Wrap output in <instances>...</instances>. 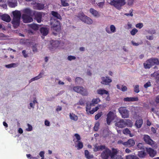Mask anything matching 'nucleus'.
<instances>
[{
    "label": "nucleus",
    "mask_w": 159,
    "mask_h": 159,
    "mask_svg": "<svg viewBox=\"0 0 159 159\" xmlns=\"http://www.w3.org/2000/svg\"><path fill=\"white\" fill-rule=\"evenodd\" d=\"M111 151L106 147L101 154V156L103 159H108L109 157L113 158L117 154L118 150L117 149L112 148Z\"/></svg>",
    "instance_id": "obj_1"
},
{
    "label": "nucleus",
    "mask_w": 159,
    "mask_h": 159,
    "mask_svg": "<svg viewBox=\"0 0 159 159\" xmlns=\"http://www.w3.org/2000/svg\"><path fill=\"white\" fill-rule=\"evenodd\" d=\"M24 14L22 15V18L24 23H27L32 22L33 19L32 16L34 13L33 11L29 8H26L23 10Z\"/></svg>",
    "instance_id": "obj_2"
},
{
    "label": "nucleus",
    "mask_w": 159,
    "mask_h": 159,
    "mask_svg": "<svg viewBox=\"0 0 159 159\" xmlns=\"http://www.w3.org/2000/svg\"><path fill=\"white\" fill-rule=\"evenodd\" d=\"M13 18L12 23L14 27H16L19 25L20 19L21 17V13L20 11H15L12 12Z\"/></svg>",
    "instance_id": "obj_3"
},
{
    "label": "nucleus",
    "mask_w": 159,
    "mask_h": 159,
    "mask_svg": "<svg viewBox=\"0 0 159 159\" xmlns=\"http://www.w3.org/2000/svg\"><path fill=\"white\" fill-rule=\"evenodd\" d=\"M126 0H107L108 2L118 9L126 3Z\"/></svg>",
    "instance_id": "obj_4"
},
{
    "label": "nucleus",
    "mask_w": 159,
    "mask_h": 159,
    "mask_svg": "<svg viewBox=\"0 0 159 159\" xmlns=\"http://www.w3.org/2000/svg\"><path fill=\"white\" fill-rule=\"evenodd\" d=\"M155 64L159 65V61L157 58H151L147 60L144 63L143 65L144 68L147 69L150 68Z\"/></svg>",
    "instance_id": "obj_5"
},
{
    "label": "nucleus",
    "mask_w": 159,
    "mask_h": 159,
    "mask_svg": "<svg viewBox=\"0 0 159 159\" xmlns=\"http://www.w3.org/2000/svg\"><path fill=\"white\" fill-rule=\"evenodd\" d=\"M143 139L145 142L151 145L153 148H156L157 146L155 142L152 140L150 137L147 135H144Z\"/></svg>",
    "instance_id": "obj_6"
},
{
    "label": "nucleus",
    "mask_w": 159,
    "mask_h": 159,
    "mask_svg": "<svg viewBox=\"0 0 159 159\" xmlns=\"http://www.w3.org/2000/svg\"><path fill=\"white\" fill-rule=\"evenodd\" d=\"M119 113L121 114L122 117L123 118L129 117V111L124 107H120L118 109Z\"/></svg>",
    "instance_id": "obj_7"
},
{
    "label": "nucleus",
    "mask_w": 159,
    "mask_h": 159,
    "mask_svg": "<svg viewBox=\"0 0 159 159\" xmlns=\"http://www.w3.org/2000/svg\"><path fill=\"white\" fill-rule=\"evenodd\" d=\"M59 44V42L58 40H52L50 41L48 48L51 51H54L58 47Z\"/></svg>",
    "instance_id": "obj_8"
},
{
    "label": "nucleus",
    "mask_w": 159,
    "mask_h": 159,
    "mask_svg": "<svg viewBox=\"0 0 159 159\" xmlns=\"http://www.w3.org/2000/svg\"><path fill=\"white\" fill-rule=\"evenodd\" d=\"M117 119L116 115L113 112L110 111L107 115V122L108 125H109L111 122L115 119Z\"/></svg>",
    "instance_id": "obj_9"
},
{
    "label": "nucleus",
    "mask_w": 159,
    "mask_h": 159,
    "mask_svg": "<svg viewBox=\"0 0 159 159\" xmlns=\"http://www.w3.org/2000/svg\"><path fill=\"white\" fill-rule=\"evenodd\" d=\"M51 23L52 30L57 32L59 31L60 29L59 22L58 21L55 20L54 22L52 23L51 21Z\"/></svg>",
    "instance_id": "obj_10"
},
{
    "label": "nucleus",
    "mask_w": 159,
    "mask_h": 159,
    "mask_svg": "<svg viewBox=\"0 0 159 159\" xmlns=\"http://www.w3.org/2000/svg\"><path fill=\"white\" fill-rule=\"evenodd\" d=\"M105 31L108 34H112L116 32V28L114 25H111L109 27L107 26L105 28Z\"/></svg>",
    "instance_id": "obj_11"
},
{
    "label": "nucleus",
    "mask_w": 159,
    "mask_h": 159,
    "mask_svg": "<svg viewBox=\"0 0 159 159\" xmlns=\"http://www.w3.org/2000/svg\"><path fill=\"white\" fill-rule=\"evenodd\" d=\"M117 121L115 124L116 126L120 128H123L125 127V124L124 120L122 119H117Z\"/></svg>",
    "instance_id": "obj_12"
},
{
    "label": "nucleus",
    "mask_w": 159,
    "mask_h": 159,
    "mask_svg": "<svg viewBox=\"0 0 159 159\" xmlns=\"http://www.w3.org/2000/svg\"><path fill=\"white\" fill-rule=\"evenodd\" d=\"M101 80V84L105 85H108L112 82L111 79L107 76L102 77Z\"/></svg>",
    "instance_id": "obj_13"
},
{
    "label": "nucleus",
    "mask_w": 159,
    "mask_h": 159,
    "mask_svg": "<svg viewBox=\"0 0 159 159\" xmlns=\"http://www.w3.org/2000/svg\"><path fill=\"white\" fill-rule=\"evenodd\" d=\"M33 11L34 13V15L35 16V19L38 22H41L42 21V13L40 12H36Z\"/></svg>",
    "instance_id": "obj_14"
},
{
    "label": "nucleus",
    "mask_w": 159,
    "mask_h": 159,
    "mask_svg": "<svg viewBox=\"0 0 159 159\" xmlns=\"http://www.w3.org/2000/svg\"><path fill=\"white\" fill-rule=\"evenodd\" d=\"M139 100L138 97H127L124 98L123 101L125 102H132L137 101Z\"/></svg>",
    "instance_id": "obj_15"
},
{
    "label": "nucleus",
    "mask_w": 159,
    "mask_h": 159,
    "mask_svg": "<svg viewBox=\"0 0 159 159\" xmlns=\"http://www.w3.org/2000/svg\"><path fill=\"white\" fill-rule=\"evenodd\" d=\"M135 144V141L133 139H129L127 142H125L124 145L128 147H132L134 146Z\"/></svg>",
    "instance_id": "obj_16"
},
{
    "label": "nucleus",
    "mask_w": 159,
    "mask_h": 159,
    "mask_svg": "<svg viewBox=\"0 0 159 159\" xmlns=\"http://www.w3.org/2000/svg\"><path fill=\"white\" fill-rule=\"evenodd\" d=\"M32 4L34 5L33 7L34 9L41 10L43 9L44 7V5L42 3H36L35 2V3H33Z\"/></svg>",
    "instance_id": "obj_17"
},
{
    "label": "nucleus",
    "mask_w": 159,
    "mask_h": 159,
    "mask_svg": "<svg viewBox=\"0 0 159 159\" xmlns=\"http://www.w3.org/2000/svg\"><path fill=\"white\" fill-rule=\"evenodd\" d=\"M146 151L150 156L151 157H154L157 153L156 151L150 148H146Z\"/></svg>",
    "instance_id": "obj_18"
},
{
    "label": "nucleus",
    "mask_w": 159,
    "mask_h": 159,
    "mask_svg": "<svg viewBox=\"0 0 159 159\" xmlns=\"http://www.w3.org/2000/svg\"><path fill=\"white\" fill-rule=\"evenodd\" d=\"M94 151L97 152L100 150H103L106 148L104 145L98 146L97 144L94 145Z\"/></svg>",
    "instance_id": "obj_19"
},
{
    "label": "nucleus",
    "mask_w": 159,
    "mask_h": 159,
    "mask_svg": "<svg viewBox=\"0 0 159 159\" xmlns=\"http://www.w3.org/2000/svg\"><path fill=\"white\" fill-rule=\"evenodd\" d=\"M89 11L95 17H98L100 16V14L98 12L93 8L90 9Z\"/></svg>",
    "instance_id": "obj_20"
},
{
    "label": "nucleus",
    "mask_w": 159,
    "mask_h": 159,
    "mask_svg": "<svg viewBox=\"0 0 159 159\" xmlns=\"http://www.w3.org/2000/svg\"><path fill=\"white\" fill-rule=\"evenodd\" d=\"M17 2L16 0H9L8 5L11 7H14L17 6Z\"/></svg>",
    "instance_id": "obj_21"
},
{
    "label": "nucleus",
    "mask_w": 159,
    "mask_h": 159,
    "mask_svg": "<svg viewBox=\"0 0 159 159\" xmlns=\"http://www.w3.org/2000/svg\"><path fill=\"white\" fill-rule=\"evenodd\" d=\"M116 87L118 89L122 92H125L127 91V87L123 85L117 84Z\"/></svg>",
    "instance_id": "obj_22"
},
{
    "label": "nucleus",
    "mask_w": 159,
    "mask_h": 159,
    "mask_svg": "<svg viewBox=\"0 0 159 159\" xmlns=\"http://www.w3.org/2000/svg\"><path fill=\"white\" fill-rule=\"evenodd\" d=\"M75 143L76 144V147L78 149H80L83 147V143L80 141H75L74 140Z\"/></svg>",
    "instance_id": "obj_23"
},
{
    "label": "nucleus",
    "mask_w": 159,
    "mask_h": 159,
    "mask_svg": "<svg viewBox=\"0 0 159 159\" xmlns=\"http://www.w3.org/2000/svg\"><path fill=\"white\" fill-rule=\"evenodd\" d=\"M98 94L101 95L104 94H109L108 92L104 89H100L97 91Z\"/></svg>",
    "instance_id": "obj_24"
},
{
    "label": "nucleus",
    "mask_w": 159,
    "mask_h": 159,
    "mask_svg": "<svg viewBox=\"0 0 159 159\" xmlns=\"http://www.w3.org/2000/svg\"><path fill=\"white\" fill-rule=\"evenodd\" d=\"M2 20L7 22H9L11 20L10 16L7 14H4L2 16Z\"/></svg>",
    "instance_id": "obj_25"
},
{
    "label": "nucleus",
    "mask_w": 159,
    "mask_h": 159,
    "mask_svg": "<svg viewBox=\"0 0 159 159\" xmlns=\"http://www.w3.org/2000/svg\"><path fill=\"white\" fill-rule=\"evenodd\" d=\"M123 133L125 135H129L130 137H133L134 136V134L131 133V132L128 128H126L124 129L123 130Z\"/></svg>",
    "instance_id": "obj_26"
},
{
    "label": "nucleus",
    "mask_w": 159,
    "mask_h": 159,
    "mask_svg": "<svg viewBox=\"0 0 159 159\" xmlns=\"http://www.w3.org/2000/svg\"><path fill=\"white\" fill-rule=\"evenodd\" d=\"M143 123V120L142 119L137 120L136 121L135 125L137 128H139L141 127Z\"/></svg>",
    "instance_id": "obj_27"
},
{
    "label": "nucleus",
    "mask_w": 159,
    "mask_h": 159,
    "mask_svg": "<svg viewBox=\"0 0 159 159\" xmlns=\"http://www.w3.org/2000/svg\"><path fill=\"white\" fill-rule=\"evenodd\" d=\"M40 32L41 34L44 36H46L48 33V29L46 28H42L40 29Z\"/></svg>",
    "instance_id": "obj_28"
},
{
    "label": "nucleus",
    "mask_w": 159,
    "mask_h": 159,
    "mask_svg": "<svg viewBox=\"0 0 159 159\" xmlns=\"http://www.w3.org/2000/svg\"><path fill=\"white\" fill-rule=\"evenodd\" d=\"M83 21L89 25L91 24L93 22V20L87 16L83 20Z\"/></svg>",
    "instance_id": "obj_29"
},
{
    "label": "nucleus",
    "mask_w": 159,
    "mask_h": 159,
    "mask_svg": "<svg viewBox=\"0 0 159 159\" xmlns=\"http://www.w3.org/2000/svg\"><path fill=\"white\" fill-rule=\"evenodd\" d=\"M80 94L83 96H87L88 95L89 92L87 89L83 87Z\"/></svg>",
    "instance_id": "obj_30"
},
{
    "label": "nucleus",
    "mask_w": 159,
    "mask_h": 159,
    "mask_svg": "<svg viewBox=\"0 0 159 159\" xmlns=\"http://www.w3.org/2000/svg\"><path fill=\"white\" fill-rule=\"evenodd\" d=\"M84 154L85 157L88 159H91L93 157V155L91 154L87 150L85 151Z\"/></svg>",
    "instance_id": "obj_31"
},
{
    "label": "nucleus",
    "mask_w": 159,
    "mask_h": 159,
    "mask_svg": "<svg viewBox=\"0 0 159 159\" xmlns=\"http://www.w3.org/2000/svg\"><path fill=\"white\" fill-rule=\"evenodd\" d=\"M69 116L70 119L74 121H76L78 120L77 116L73 113H70Z\"/></svg>",
    "instance_id": "obj_32"
},
{
    "label": "nucleus",
    "mask_w": 159,
    "mask_h": 159,
    "mask_svg": "<svg viewBox=\"0 0 159 159\" xmlns=\"http://www.w3.org/2000/svg\"><path fill=\"white\" fill-rule=\"evenodd\" d=\"M125 124V126H127L128 127H131L133 125V123L132 121L129 119L124 120Z\"/></svg>",
    "instance_id": "obj_33"
},
{
    "label": "nucleus",
    "mask_w": 159,
    "mask_h": 159,
    "mask_svg": "<svg viewBox=\"0 0 159 159\" xmlns=\"http://www.w3.org/2000/svg\"><path fill=\"white\" fill-rule=\"evenodd\" d=\"M51 14L53 16L55 17L57 19H61V17L60 15L57 12L54 11H52L51 12Z\"/></svg>",
    "instance_id": "obj_34"
},
{
    "label": "nucleus",
    "mask_w": 159,
    "mask_h": 159,
    "mask_svg": "<svg viewBox=\"0 0 159 159\" xmlns=\"http://www.w3.org/2000/svg\"><path fill=\"white\" fill-rule=\"evenodd\" d=\"M100 101V100L99 98H93L91 101V105L94 106V104H97Z\"/></svg>",
    "instance_id": "obj_35"
},
{
    "label": "nucleus",
    "mask_w": 159,
    "mask_h": 159,
    "mask_svg": "<svg viewBox=\"0 0 159 159\" xmlns=\"http://www.w3.org/2000/svg\"><path fill=\"white\" fill-rule=\"evenodd\" d=\"M82 88V86H75L73 87V89L75 92L80 93Z\"/></svg>",
    "instance_id": "obj_36"
},
{
    "label": "nucleus",
    "mask_w": 159,
    "mask_h": 159,
    "mask_svg": "<svg viewBox=\"0 0 159 159\" xmlns=\"http://www.w3.org/2000/svg\"><path fill=\"white\" fill-rule=\"evenodd\" d=\"M86 16L82 12L80 13L77 15V17L82 21H83V20L84 19Z\"/></svg>",
    "instance_id": "obj_37"
},
{
    "label": "nucleus",
    "mask_w": 159,
    "mask_h": 159,
    "mask_svg": "<svg viewBox=\"0 0 159 159\" xmlns=\"http://www.w3.org/2000/svg\"><path fill=\"white\" fill-rule=\"evenodd\" d=\"M29 27L34 30H37L39 28V25L37 24H33L29 25Z\"/></svg>",
    "instance_id": "obj_38"
},
{
    "label": "nucleus",
    "mask_w": 159,
    "mask_h": 159,
    "mask_svg": "<svg viewBox=\"0 0 159 159\" xmlns=\"http://www.w3.org/2000/svg\"><path fill=\"white\" fill-rule=\"evenodd\" d=\"M146 155V153L144 151H140L138 152V156L140 157H143Z\"/></svg>",
    "instance_id": "obj_39"
},
{
    "label": "nucleus",
    "mask_w": 159,
    "mask_h": 159,
    "mask_svg": "<svg viewBox=\"0 0 159 159\" xmlns=\"http://www.w3.org/2000/svg\"><path fill=\"white\" fill-rule=\"evenodd\" d=\"M85 73L88 76H91L92 75V73L91 69H86Z\"/></svg>",
    "instance_id": "obj_40"
},
{
    "label": "nucleus",
    "mask_w": 159,
    "mask_h": 159,
    "mask_svg": "<svg viewBox=\"0 0 159 159\" xmlns=\"http://www.w3.org/2000/svg\"><path fill=\"white\" fill-rule=\"evenodd\" d=\"M126 159H139V158L135 156L129 155L126 157Z\"/></svg>",
    "instance_id": "obj_41"
},
{
    "label": "nucleus",
    "mask_w": 159,
    "mask_h": 159,
    "mask_svg": "<svg viewBox=\"0 0 159 159\" xmlns=\"http://www.w3.org/2000/svg\"><path fill=\"white\" fill-rule=\"evenodd\" d=\"M17 65L16 64L13 63L7 65H6L5 67L8 68H11L12 67H16Z\"/></svg>",
    "instance_id": "obj_42"
},
{
    "label": "nucleus",
    "mask_w": 159,
    "mask_h": 159,
    "mask_svg": "<svg viewBox=\"0 0 159 159\" xmlns=\"http://www.w3.org/2000/svg\"><path fill=\"white\" fill-rule=\"evenodd\" d=\"M99 122H96L94 127V130L95 131H98L99 129Z\"/></svg>",
    "instance_id": "obj_43"
},
{
    "label": "nucleus",
    "mask_w": 159,
    "mask_h": 159,
    "mask_svg": "<svg viewBox=\"0 0 159 159\" xmlns=\"http://www.w3.org/2000/svg\"><path fill=\"white\" fill-rule=\"evenodd\" d=\"M78 105H80L81 106H83L84 105V102L82 99H80L77 103L75 104L74 106L76 107Z\"/></svg>",
    "instance_id": "obj_44"
},
{
    "label": "nucleus",
    "mask_w": 159,
    "mask_h": 159,
    "mask_svg": "<svg viewBox=\"0 0 159 159\" xmlns=\"http://www.w3.org/2000/svg\"><path fill=\"white\" fill-rule=\"evenodd\" d=\"M104 4V0H102V1L101 2H98V3H97V5L99 7L102 8L103 7Z\"/></svg>",
    "instance_id": "obj_45"
},
{
    "label": "nucleus",
    "mask_w": 159,
    "mask_h": 159,
    "mask_svg": "<svg viewBox=\"0 0 159 159\" xmlns=\"http://www.w3.org/2000/svg\"><path fill=\"white\" fill-rule=\"evenodd\" d=\"M61 5L64 7L67 6L69 5V4L66 2V0H61Z\"/></svg>",
    "instance_id": "obj_46"
},
{
    "label": "nucleus",
    "mask_w": 159,
    "mask_h": 159,
    "mask_svg": "<svg viewBox=\"0 0 159 159\" xmlns=\"http://www.w3.org/2000/svg\"><path fill=\"white\" fill-rule=\"evenodd\" d=\"M138 30L137 29L134 28L130 32V34L132 35H134L138 32Z\"/></svg>",
    "instance_id": "obj_47"
},
{
    "label": "nucleus",
    "mask_w": 159,
    "mask_h": 159,
    "mask_svg": "<svg viewBox=\"0 0 159 159\" xmlns=\"http://www.w3.org/2000/svg\"><path fill=\"white\" fill-rule=\"evenodd\" d=\"M139 86L138 85H136L134 87V91L138 93L139 92Z\"/></svg>",
    "instance_id": "obj_48"
},
{
    "label": "nucleus",
    "mask_w": 159,
    "mask_h": 159,
    "mask_svg": "<svg viewBox=\"0 0 159 159\" xmlns=\"http://www.w3.org/2000/svg\"><path fill=\"white\" fill-rule=\"evenodd\" d=\"M76 57L73 56H69L67 57V59L68 60L71 61L72 60H75L76 59Z\"/></svg>",
    "instance_id": "obj_49"
},
{
    "label": "nucleus",
    "mask_w": 159,
    "mask_h": 159,
    "mask_svg": "<svg viewBox=\"0 0 159 159\" xmlns=\"http://www.w3.org/2000/svg\"><path fill=\"white\" fill-rule=\"evenodd\" d=\"M151 77H154L157 78V76L158 77H159V74L157 72H155L153 74H151Z\"/></svg>",
    "instance_id": "obj_50"
},
{
    "label": "nucleus",
    "mask_w": 159,
    "mask_h": 159,
    "mask_svg": "<svg viewBox=\"0 0 159 159\" xmlns=\"http://www.w3.org/2000/svg\"><path fill=\"white\" fill-rule=\"evenodd\" d=\"M138 148L140 149L144 150V147L142 143H139L137 145Z\"/></svg>",
    "instance_id": "obj_51"
},
{
    "label": "nucleus",
    "mask_w": 159,
    "mask_h": 159,
    "mask_svg": "<svg viewBox=\"0 0 159 159\" xmlns=\"http://www.w3.org/2000/svg\"><path fill=\"white\" fill-rule=\"evenodd\" d=\"M27 126L28 128L26 129V130L27 131H31L32 130V126L28 124Z\"/></svg>",
    "instance_id": "obj_52"
},
{
    "label": "nucleus",
    "mask_w": 159,
    "mask_h": 159,
    "mask_svg": "<svg viewBox=\"0 0 159 159\" xmlns=\"http://www.w3.org/2000/svg\"><path fill=\"white\" fill-rule=\"evenodd\" d=\"M102 112H100L99 113L97 114L95 116V119L96 120H98L102 115Z\"/></svg>",
    "instance_id": "obj_53"
},
{
    "label": "nucleus",
    "mask_w": 159,
    "mask_h": 159,
    "mask_svg": "<svg viewBox=\"0 0 159 159\" xmlns=\"http://www.w3.org/2000/svg\"><path fill=\"white\" fill-rule=\"evenodd\" d=\"M151 86V83L150 82L148 81L144 84V87L145 88L147 89L148 87Z\"/></svg>",
    "instance_id": "obj_54"
},
{
    "label": "nucleus",
    "mask_w": 159,
    "mask_h": 159,
    "mask_svg": "<svg viewBox=\"0 0 159 159\" xmlns=\"http://www.w3.org/2000/svg\"><path fill=\"white\" fill-rule=\"evenodd\" d=\"M143 25L142 23H139L137 24L136 25V27L137 28H139V29H141L143 27Z\"/></svg>",
    "instance_id": "obj_55"
},
{
    "label": "nucleus",
    "mask_w": 159,
    "mask_h": 159,
    "mask_svg": "<svg viewBox=\"0 0 159 159\" xmlns=\"http://www.w3.org/2000/svg\"><path fill=\"white\" fill-rule=\"evenodd\" d=\"M75 137L76 138V139H77L76 141H80V135L77 134H75L74 135Z\"/></svg>",
    "instance_id": "obj_56"
},
{
    "label": "nucleus",
    "mask_w": 159,
    "mask_h": 159,
    "mask_svg": "<svg viewBox=\"0 0 159 159\" xmlns=\"http://www.w3.org/2000/svg\"><path fill=\"white\" fill-rule=\"evenodd\" d=\"M44 74V72L43 70H42L38 75L39 76V77L40 78H42L43 77V76Z\"/></svg>",
    "instance_id": "obj_57"
},
{
    "label": "nucleus",
    "mask_w": 159,
    "mask_h": 159,
    "mask_svg": "<svg viewBox=\"0 0 159 159\" xmlns=\"http://www.w3.org/2000/svg\"><path fill=\"white\" fill-rule=\"evenodd\" d=\"M146 38L149 40H152L154 39V37L153 35H150L146 36Z\"/></svg>",
    "instance_id": "obj_58"
},
{
    "label": "nucleus",
    "mask_w": 159,
    "mask_h": 159,
    "mask_svg": "<svg viewBox=\"0 0 159 159\" xmlns=\"http://www.w3.org/2000/svg\"><path fill=\"white\" fill-rule=\"evenodd\" d=\"M36 44H35L34 45L32 46V49L34 52H37V49L36 48Z\"/></svg>",
    "instance_id": "obj_59"
},
{
    "label": "nucleus",
    "mask_w": 159,
    "mask_h": 159,
    "mask_svg": "<svg viewBox=\"0 0 159 159\" xmlns=\"http://www.w3.org/2000/svg\"><path fill=\"white\" fill-rule=\"evenodd\" d=\"M90 106H92L91 105H87L86 106V111L88 113V111H89L91 109Z\"/></svg>",
    "instance_id": "obj_60"
},
{
    "label": "nucleus",
    "mask_w": 159,
    "mask_h": 159,
    "mask_svg": "<svg viewBox=\"0 0 159 159\" xmlns=\"http://www.w3.org/2000/svg\"><path fill=\"white\" fill-rule=\"evenodd\" d=\"M22 53L25 57H27L28 55L26 54V51L25 50H24L22 51Z\"/></svg>",
    "instance_id": "obj_61"
},
{
    "label": "nucleus",
    "mask_w": 159,
    "mask_h": 159,
    "mask_svg": "<svg viewBox=\"0 0 159 159\" xmlns=\"http://www.w3.org/2000/svg\"><path fill=\"white\" fill-rule=\"evenodd\" d=\"M44 153H45L44 152L41 151L40 152L39 155L42 158H44Z\"/></svg>",
    "instance_id": "obj_62"
},
{
    "label": "nucleus",
    "mask_w": 159,
    "mask_h": 159,
    "mask_svg": "<svg viewBox=\"0 0 159 159\" xmlns=\"http://www.w3.org/2000/svg\"><path fill=\"white\" fill-rule=\"evenodd\" d=\"M34 105H35V104H34L32 102H31L30 104V107H28V108L29 109H31V108H34Z\"/></svg>",
    "instance_id": "obj_63"
},
{
    "label": "nucleus",
    "mask_w": 159,
    "mask_h": 159,
    "mask_svg": "<svg viewBox=\"0 0 159 159\" xmlns=\"http://www.w3.org/2000/svg\"><path fill=\"white\" fill-rule=\"evenodd\" d=\"M155 101L157 103H159V95L157 96L155 99Z\"/></svg>",
    "instance_id": "obj_64"
}]
</instances>
